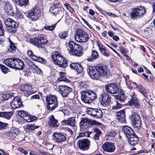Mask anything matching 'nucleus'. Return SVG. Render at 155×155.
<instances>
[{"instance_id":"44","label":"nucleus","mask_w":155,"mask_h":155,"mask_svg":"<svg viewBox=\"0 0 155 155\" xmlns=\"http://www.w3.org/2000/svg\"><path fill=\"white\" fill-rule=\"evenodd\" d=\"M9 46V48L8 49V51L12 53L14 52L16 49V47L15 44L10 45Z\"/></svg>"},{"instance_id":"55","label":"nucleus","mask_w":155,"mask_h":155,"mask_svg":"<svg viewBox=\"0 0 155 155\" xmlns=\"http://www.w3.org/2000/svg\"><path fill=\"white\" fill-rule=\"evenodd\" d=\"M4 30L2 27V21L0 20V36H2L4 34Z\"/></svg>"},{"instance_id":"20","label":"nucleus","mask_w":155,"mask_h":155,"mask_svg":"<svg viewBox=\"0 0 155 155\" xmlns=\"http://www.w3.org/2000/svg\"><path fill=\"white\" fill-rule=\"evenodd\" d=\"M146 10H132L130 12V18L132 19H137V17L143 16L146 12Z\"/></svg>"},{"instance_id":"26","label":"nucleus","mask_w":155,"mask_h":155,"mask_svg":"<svg viewBox=\"0 0 155 155\" xmlns=\"http://www.w3.org/2000/svg\"><path fill=\"white\" fill-rule=\"evenodd\" d=\"M122 130L124 134L126 135L127 138L130 136L131 135L135 133L130 127L127 126H125L123 127Z\"/></svg>"},{"instance_id":"23","label":"nucleus","mask_w":155,"mask_h":155,"mask_svg":"<svg viewBox=\"0 0 155 155\" xmlns=\"http://www.w3.org/2000/svg\"><path fill=\"white\" fill-rule=\"evenodd\" d=\"M128 143L132 146H134L137 144L139 140L138 137L134 133L127 138Z\"/></svg>"},{"instance_id":"46","label":"nucleus","mask_w":155,"mask_h":155,"mask_svg":"<svg viewBox=\"0 0 155 155\" xmlns=\"http://www.w3.org/2000/svg\"><path fill=\"white\" fill-rule=\"evenodd\" d=\"M91 133L90 131H84L83 133H81L79 134V136L78 137H82L84 136H87V137H89Z\"/></svg>"},{"instance_id":"16","label":"nucleus","mask_w":155,"mask_h":155,"mask_svg":"<svg viewBox=\"0 0 155 155\" xmlns=\"http://www.w3.org/2000/svg\"><path fill=\"white\" fill-rule=\"evenodd\" d=\"M91 124L90 120L87 118H81L79 123L81 128L83 130L89 128Z\"/></svg>"},{"instance_id":"51","label":"nucleus","mask_w":155,"mask_h":155,"mask_svg":"<svg viewBox=\"0 0 155 155\" xmlns=\"http://www.w3.org/2000/svg\"><path fill=\"white\" fill-rule=\"evenodd\" d=\"M100 51L101 54L107 57L109 55V54L106 52L105 48L101 49V50H100Z\"/></svg>"},{"instance_id":"41","label":"nucleus","mask_w":155,"mask_h":155,"mask_svg":"<svg viewBox=\"0 0 155 155\" xmlns=\"http://www.w3.org/2000/svg\"><path fill=\"white\" fill-rule=\"evenodd\" d=\"M59 74L60 75V78L58 79V80L59 81H67L68 80V79L66 78L64 73L60 72Z\"/></svg>"},{"instance_id":"21","label":"nucleus","mask_w":155,"mask_h":155,"mask_svg":"<svg viewBox=\"0 0 155 155\" xmlns=\"http://www.w3.org/2000/svg\"><path fill=\"white\" fill-rule=\"evenodd\" d=\"M40 10H30L27 14V17L32 20L35 21L40 15Z\"/></svg>"},{"instance_id":"24","label":"nucleus","mask_w":155,"mask_h":155,"mask_svg":"<svg viewBox=\"0 0 155 155\" xmlns=\"http://www.w3.org/2000/svg\"><path fill=\"white\" fill-rule=\"evenodd\" d=\"M116 117L117 119L120 122L122 123H126L125 112L124 110L117 112Z\"/></svg>"},{"instance_id":"14","label":"nucleus","mask_w":155,"mask_h":155,"mask_svg":"<svg viewBox=\"0 0 155 155\" xmlns=\"http://www.w3.org/2000/svg\"><path fill=\"white\" fill-rule=\"evenodd\" d=\"M102 148L104 151L107 153H112L115 149V146L111 142H105L103 144Z\"/></svg>"},{"instance_id":"28","label":"nucleus","mask_w":155,"mask_h":155,"mask_svg":"<svg viewBox=\"0 0 155 155\" xmlns=\"http://www.w3.org/2000/svg\"><path fill=\"white\" fill-rule=\"evenodd\" d=\"M70 67L72 69H75L78 73H81L83 72V68L82 66L78 63H73L71 64Z\"/></svg>"},{"instance_id":"7","label":"nucleus","mask_w":155,"mask_h":155,"mask_svg":"<svg viewBox=\"0 0 155 155\" xmlns=\"http://www.w3.org/2000/svg\"><path fill=\"white\" fill-rule=\"evenodd\" d=\"M129 118L134 127L139 129L141 127V122L140 118L137 114L135 113L132 114L129 116Z\"/></svg>"},{"instance_id":"10","label":"nucleus","mask_w":155,"mask_h":155,"mask_svg":"<svg viewBox=\"0 0 155 155\" xmlns=\"http://www.w3.org/2000/svg\"><path fill=\"white\" fill-rule=\"evenodd\" d=\"M90 142L87 139H79L77 141V145L79 148L83 151L87 150L89 148Z\"/></svg>"},{"instance_id":"42","label":"nucleus","mask_w":155,"mask_h":155,"mask_svg":"<svg viewBox=\"0 0 155 155\" xmlns=\"http://www.w3.org/2000/svg\"><path fill=\"white\" fill-rule=\"evenodd\" d=\"M37 119V117L28 114L27 117H26L25 119V120L28 122H33Z\"/></svg>"},{"instance_id":"27","label":"nucleus","mask_w":155,"mask_h":155,"mask_svg":"<svg viewBox=\"0 0 155 155\" xmlns=\"http://www.w3.org/2000/svg\"><path fill=\"white\" fill-rule=\"evenodd\" d=\"M82 50V48L81 46L79 45L77 47V48H75V49H73V52L72 53L71 52L70 54L71 55L78 57L81 56L83 54Z\"/></svg>"},{"instance_id":"56","label":"nucleus","mask_w":155,"mask_h":155,"mask_svg":"<svg viewBox=\"0 0 155 155\" xmlns=\"http://www.w3.org/2000/svg\"><path fill=\"white\" fill-rule=\"evenodd\" d=\"M50 13L52 15L56 16L57 15L59 14V10H49Z\"/></svg>"},{"instance_id":"11","label":"nucleus","mask_w":155,"mask_h":155,"mask_svg":"<svg viewBox=\"0 0 155 155\" xmlns=\"http://www.w3.org/2000/svg\"><path fill=\"white\" fill-rule=\"evenodd\" d=\"M105 88L107 92L111 94H117L119 92V88L115 83L108 84L105 86Z\"/></svg>"},{"instance_id":"29","label":"nucleus","mask_w":155,"mask_h":155,"mask_svg":"<svg viewBox=\"0 0 155 155\" xmlns=\"http://www.w3.org/2000/svg\"><path fill=\"white\" fill-rule=\"evenodd\" d=\"M15 66L14 69L18 70H22L24 68L25 66L23 62L20 59L16 58V61L15 62Z\"/></svg>"},{"instance_id":"30","label":"nucleus","mask_w":155,"mask_h":155,"mask_svg":"<svg viewBox=\"0 0 155 155\" xmlns=\"http://www.w3.org/2000/svg\"><path fill=\"white\" fill-rule=\"evenodd\" d=\"M99 58V56L97 52L95 50H92L91 55L89 58L87 59V60L89 61H92Z\"/></svg>"},{"instance_id":"40","label":"nucleus","mask_w":155,"mask_h":155,"mask_svg":"<svg viewBox=\"0 0 155 155\" xmlns=\"http://www.w3.org/2000/svg\"><path fill=\"white\" fill-rule=\"evenodd\" d=\"M18 114L19 116L23 118L24 120H25V119L26 118V117H27L28 115L27 112L24 110L19 111L18 112Z\"/></svg>"},{"instance_id":"38","label":"nucleus","mask_w":155,"mask_h":155,"mask_svg":"<svg viewBox=\"0 0 155 155\" xmlns=\"http://www.w3.org/2000/svg\"><path fill=\"white\" fill-rule=\"evenodd\" d=\"M120 92L121 93L120 96H117L116 97V98L117 100L119 101L120 102V103H124L125 98L124 97L123 91L122 90H120Z\"/></svg>"},{"instance_id":"34","label":"nucleus","mask_w":155,"mask_h":155,"mask_svg":"<svg viewBox=\"0 0 155 155\" xmlns=\"http://www.w3.org/2000/svg\"><path fill=\"white\" fill-rule=\"evenodd\" d=\"M75 120L73 117L68 118L67 120H64L62 121V122L64 124L70 125L71 127H74L75 126Z\"/></svg>"},{"instance_id":"57","label":"nucleus","mask_w":155,"mask_h":155,"mask_svg":"<svg viewBox=\"0 0 155 155\" xmlns=\"http://www.w3.org/2000/svg\"><path fill=\"white\" fill-rule=\"evenodd\" d=\"M7 125H8V124L4 123L0 121V130L5 129Z\"/></svg>"},{"instance_id":"60","label":"nucleus","mask_w":155,"mask_h":155,"mask_svg":"<svg viewBox=\"0 0 155 155\" xmlns=\"http://www.w3.org/2000/svg\"><path fill=\"white\" fill-rule=\"evenodd\" d=\"M59 5H58L57 4H54L53 5V6H51L50 9V10H54V9H59V7H58V6Z\"/></svg>"},{"instance_id":"62","label":"nucleus","mask_w":155,"mask_h":155,"mask_svg":"<svg viewBox=\"0 0 155 155\" xmlns=\"http://www.w3.org/2000/svg\"><path fill=\"white\" fill-rule=\"evenodd\" d=\"M145 8L143 6H139L136 8H133L132 10H145Z\"/></svg>"},{"instance_id":"17","label":"nucleus","mask_w":155,"mask_h":155,"mask_svg":"<svg viewBox=\"0 0 155 155\" xmlns=\"http://www.w3.org/2000/svg\"><path fill=\"white\" fill-rule=\"evenodd\" d=\"M96 66L94 67L90 66L87 69V73L90 77L93 79L97 80L99 78L98 73H97L96 70Z\"/></svg>"},{"instance_id":"63","label":"nucleus","mask_w":155,"mask_h":155,"mask_svg":"<svg viewBox=\"0 0 155 155\" xmlns=\"http://www.w3.org/2000/svg\"><path fill=\"white\" fill-rule=\"evenodd\" d=\"M4 8L5 10H12V7L8 3L6 4Z\"/></svg>"},{"instance_id":"48","label":"nucleus","mask_w":155,"mask_h":155,"mask_svg":"<svg viewBox=\"0 0 155 155\" xmlns=\"http://www.w3.org/2000/svg\"><path fill=\"white\" fill-rule=\"evenodd\" d=\"M39 127L38 126H34L33 124H29L27 125L26 128L28 130H34L35 129L38 128Z\"/></svg>"},{"instance_id":"1","label":"nucleus","mask_w":155,"mask_h":155,"mask_svg":"<svg viewBox=\"0 0 155 155\" xmlns=\"http://www.w3.org/2000/svg\"><path fill=\"white\" fill-rule=\"evenodd\" d=\"M81 98L84 102L90 104L92 101L97 98V94L94 91L91 90H85L81 92Z\"/></svg>"},{"instance_id":"31","label":"nucleus","mask_w":155,"mask_h":155,"mask_svg":"<svg viewBox=\"0 0 155 155\" xmlns=\"http://www.w3.org/2000/svg\"><path fill=\"white\" fill-rule=\"evenodd\" d=\"M13 115L12 112H0V117L9 120Z\"/></svg>"},{"instance_id":"49","label":"nucleus","mask_w":155,"mask_h":155,"mask_svg":"<svg viewBox=\"0 0 155 155\" xmlns=\"http://www.w3.org/2000/svg\"><path fill=\"white\" fill-rule=\"evenodd\" d=\"M15 15L16 17L19 19L22 18L23 17L22 13L20 10H16L15 12Z\"/></svg>"},{"instance_id":"3","label":"nucleus","mask_w":155,"mask_h":155,"mask_svg":"<svg viewBox=\"0 0 155 155\" xmlns=\"http://www.w3.org/2000/svg\"><path fill=\"white\" fill-rule=\"evenodd\" d=\"M96 70L99 77L108 78L110 76L109 69L107 65L104 64H98L96 66Z\"/></svg>"},{"instance_id":"4","label":"nucleus","mask_w":155,"mask_h":155,"mask_svg":"<svg viewBox=\"0 0 155 155\" xmlns=\"http://www.w3.org/2000/svg\"><path fill=\"white\" fill-rule=\"evenodd\" d=\"M74 38L76 41L79 42H86L89 38L88 34L80 28L76 30Z\"/></svg>"},{"instance_id":"52","label":"nucleus","mask_w":155,"mask_h":155,"mask_svg":"<svg viewBox=\"0 0 155 155\" xmlns=\"http://www.w3.org/2000/svg\"><path fill=\"white\" fill-rule=\"evenodd\" d=\"M9 94H3L2 96V99L3 100H6L10 98Z\"/></svg>"},{"instance_id":"39","label":"nucleus","mask_w":155,"mask_h":155,"mask_svg":"<svg viewBox=\"0 0 155 155\" xmlns=\"http://www.w3.org/2000/svg\"><path fill=\"white\" fill-rule=\"evenodd\" d=\"M16 3L19 5L22 6L27 5L28 0H15Z\"/></svg>"},{"instance_id":"15","label":"nucleus","mask_w":155,"mask_h":155,"mask_svg":"<svg viewBox=\"0 0 155 155\" xmlns=\"http://www.w3.org/2000/svg\"><path fill=\"white\" fill-rule=\"evenodd\" d=\"M19 132L17 129L12 127L9 131L5 133L6 137L9 139H14L19 134Z\"/></svg>"},{"instance_id":"13","label":"nucleus","mask_w":155,"mask_h":155,"mask_svg":"<svg viewBox=\"0 0 155 155\" xmlns=\"http://www.w3.org/2000/svg\"><path fill=\"white\" fill-rule=\"evenodd\" d=\"M27 54L28 57L34 61L44 64L46 63V60L42 57H39L35 55L31 50H28V51Z\"/></svg>"},{"instance_id":"25","label":"nucleus","mask_w":155,"mask_h":155,"mask_svg":"<svg viewBox=\"0 0 155 155\" xmlns=\"http://www.w3.org/2000/svg\"><path fill=\"white\" fill-rule=\"evenodd\" d=\"M16 59V58H7L5 60L4 63L6 66L14 69Z\"/></svg>"},{"instance_id":"37","label":"nucleus","mask_w":155,"mask_h":155,"mask_svg":"<svg viewBox=\"0 0 155 155\" xmlns=\"http://www.w3.org/2000/svg\"><path fill=\"white\" fill-rule=\"evenodd\" d=\"M32 89V86L31 84H25L21 88V90L24 92H29Z\"/></svg>"},{"instance_id":"9","label":"nucleus","mask_w":155,"mask_h":155,"mask_svg":"<svg viewBox=\"0 0 155 155\" xmlns=\"http://www.w3.org/2000/svg\"><path fill=\"white\" fill-rule=\"evenodd\" d=\"M52 140L55 143H62L66 139L65 136L61 133L55 132L53 134Z\"/></svg>"},{"instance_id":"8","label":"nucleus","mask_w":155,"mask_h":155,"mask_svg":"<svg viewBox=\"0 0 155 155\" xmlns=\"http://www.w3.org/2000/svg\"><path fill=\"white\" fill-rule=\"evenodd\" d=\"M87 112L88 114L95 118H101L103 115L101 110L98 109L89 108L87 110Z\"/></svg>"},{"instance_id":"64","label":"nucleus","mask_w":155,"mask_h":155,"mask_svg":"<svg viewBox=\"0 0 155 155\" xmlns=\"http://www.w3.org/2000/svg\"><path fill=\"white\" fill-rule=\"evenodd\" d=\"M13 10H8L6 11L7 14L8 15L14 16L15 15L14 12H12Z\"/></svg>"},{"instance_id":"5","label":"nucleus","mask_w":155,"mask_h":155,"mask_svg":"<svg viewBox=\"0 0 155 155\" xmlns=\"http://www.w3.org/2000/svg\"><path fill=\"white\" fill-rule=\"evenodd\" d=\"M48 109L50 110H54L58 106L57 97L55 95H49L46 98Z\"/></svg>"},{"instance_id":"2","label":"nucleus","mask_w":155,"mask_h":155,"mask_svg":"<svg viewBox=\"0 0 155 155\" xmlns=\"http://www.w3.org/2000/svg\"><path fill=\"white\" fill-rule=\"evenodd\" d=\"M52 58L55 64L59 67L65 68L68 66V62L57 51L52 54Z\"/></svg>"},{"instance_id":"6","label":"nucleus","mask_w":155,"mask_h":155,"mask_svg":"<svg viewBox=\"0 0 155 155\" xmlns=\"http://www.w3.org/2000/svg\"><path fill=\"white\" fill-rule=\"evenodd\" d=\"M5 23L9 32L14 34L16 31L18 25L16 21L12 19L8 18L5 20Z\"/></svg>"},{"instance_id":"22","label":"nucleus","mask_w":155,"mask_h":155,"mask_svg":"<svg viewBox=\"0 0 155 155\" xmlns=\"http://www.w3.org/2000/svg\"><path fill=\"white\" fill-rule=\"evenodd\" d=\"M11 105L13 108H17L23 105L22 102L20 98L18 97L14 98L12 101Z\"/></svg>"},{"instance_id":"59","label":"nucleus","mask_w":155,"mask_h":155,"mask_svg":"<svg viewBox=\"0 0 155 155\" xmlns=\"http://www.w3.org/2000/svg\"><path fill=\"white\" fill-rule=\"evenodd\" d=\"M94 130L95 133V134L100 136L101 134V132L97 128H94Z\"/></svg>"},{"instance_id":"36","label":"nucleus","mask_w":155,"mask_h":155,"mask_svg":"<svg viewBox=\"0 0 155 155\" xmlns=\"http://www.w3.org/2000/svg\"><path fill=\"white\" fill-rule=\"evenodd\" d=\"M125 104L120 103L118 101H114L113 105L112 106V108L113 109L118 110L120 108L122 105Z\"/></svg>"},{"instance_id":"50","label":"nucleus","mask_w":155,"mask_h":155,"mask_svg":"<svg viewBox=\"0 0 155 155\" xmlns=\"http://www.w3.org/2000/svg\"><path fill=\"white\" fill-rule=\"evenodd\" d=\"M40 41H41V45H45L48 42V40L45 38L43 37H40Z\"/></svg>"},{"instance_id":"53","label":"nucleus","mask_w":155,"mask_h":155,"mask_svg":"<svg viewBox=\"0 0 155 155\" xmlns=\"http://www.w3.org/2000/svg\"><path fill=\"white\" fill-rule=\"evenodd\" d=\"M56 24L51 26H45L44 28L46 30L52 31L53 30L55 27Z\"/></svg>"},{"instance_id":"58","label":"nucleus","mask_w":155,"mask_h":155,"mask_svg":"<svg viewBox=\"0 0 155 155\" xmlns=\"http://www.w3.org/2000/svg\"><path fill=\"white\" fill-rule=\"evenodd\" d=\"M80 86L84 88H86L88 87V85L86 81H81L80 83Z\"/></svg>"},{"instance_id":"45","label":"nucleus","mask_w":155,"mask_h":155,"mask_svg":"<svg viewBox=\"0 0 155 155\" xmlns=\"http://www.w3.org/2000/svg\"><path fill=\"white\" fill-rule=\"evenodd\" d=\"M68 31H63L59 33V36L61 38L64 39L68 36Z\"/></svg>"},{"instance_id":"32","label":"nucleus","mask_w":155,"mask_h":155,"mask_svg":"<svg viewBox=\"0 0 155 155\" xmlns=\"http://www.w3.org/2000/svg\"><path fill=\"white\" fill-rule=\"evenodd\" d=\"M49 125L52 127H57L58 126V120L55 119L53 115H51L49 118Z\"/></svg>"},{"instance_id":"61","label":"nucleus","mask_w":155,"mask_h":155,"mask_svg":"<svg viewBox=\"0 0 155 155\" xmlns=\"http://www.w3.org/2000/svg\"><path fill=\"white\" fill-rule=\"evenodd\" d=\"M38 74H39L41 76L43 75V72L41 70L39 69L38 67L37 69V70L35 71Z\"/></svg>"},{"instance_id":"47","label":"nucleus","mask_w":155,"mask_h":155,"mask_svg":"<svg viewBox=\"0 0 155 155\" xmlns=\"http://www.w3.org/2000/svg\"><path fill=\"white\" fill-rule=\"evenodd\" d=\"M0 67L2 70V71L4 74H6L8 72V69L2 64H0Z\"/></svg>"},{"instance_id":"35","label":"nucleus","mask_w":155,"mask_h":155,"mask_svg":"<svg viewBox=\"0 0 155 155\" xmlns=\"http://www.w3.org/2000/svg\"><path fill=\"white\" fill-rule=\"evenodd\" d=\"M68 46L70 48L68 52L70 54L71 52L73 53V49H75V48L79 45L76 44L74 41H69L68 43Z\"/></svg>"},{"instance_id":"43","label":"nucleus","mask_w":155,"mask_h":155,"mask_svg":"<svg viewBox=\"0 0 155 155\" xmlns=\"http://www.w3.org/2000/svg\"><path fill=\"white\" fill-rule=\"evenodd\" d=\"M28 64L29 68L31 71H35L36 70H37V69L38 67L35 65L33 62H30Z\"/></svg>"},{"instance_id":"33","label":"nucleus","mask_w":155,"mask_h":155,"mask_svg":"<svg viewBox=\"0 0 155 155\" xmlns=\"http://www.w3.org/2000/svg\"><path fill=\"white\" fill-rule=\"evenodd\" d=\"M40 37L31 38L30 40V42L34 45L40 48L41 46V41Z\"/></svg>"},{"instance_id":"12","label":"nucleus","mask_w":155,"mask_h":155,"mask_svg":"<svg viewBox=\"0 0 155 155\" xmlns=\"http://www.w3.org/2000/svg\"><path fill=\"white\" fill-rule=\"evenodd\" d=\"M58 89L60 93L63 97H66L72 91L71 88L65 85L59 86Z\"/></svg>"},{"instance_id":"18","label":"nucleus","mask_w":155,"mask_h":155,"mask_svg":"<svg viewBox=\"0 0 155 155\" xmlns=\"http://www.w3.org/2000/svg\"><path fill=\"white\" fill-rule=\"evenodd\" d=\"M101 97L102 104L104 106H108L111 102V97L106 93H104L102 94Z\"/></svg>"},{"instance_id":"19","label":"nucleus","mask_w":155,"mask_h":155,"mask_svg":"<svg viewBox=\"0 0 155 155\" xmlns=\"http://www.w3.org/2000/svg\"><path fill=\"white\" fill-rule=\"evenodd\" d=\"M128 105L133 108H137L140 105L139 100L136 96L134 94L131 96L130 100L128 102Z\"/></svg>"},{"instance_id":"54","label":"nucleus","mask_w":155,"mask_h":155,"mask_svg":"<svg viewBox=\"0 0 155 155\" xmlns=\"http://www.w3.org/2000/svg\"><path fill=\"white\" fill-rule=\"evenodd\" d=\"M139 92L141 93L144 96V97L147 98L148 93L145 88L140 91H139Z\"/></svg>"}]
</instances>
